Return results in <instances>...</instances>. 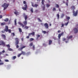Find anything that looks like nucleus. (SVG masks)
<instances>
[{
  "label": "nucleus",
  "mask_w": 78,
  "mask_h": 78,
  "mask_svg": "<svg viewBox=\"0 0 78 78\" xmlns=\"http://www.w3.org/2000/svg\"><path fill=\"white\" fill-rule=\"evenodd\" d=\"M66 5L68 6V2H66Z\"/></svg>",
  "instance_id": "obj_61"
},
{
  "label": "nucleus",
  "mask_w": 78,
  "mask_h": 78,
  "mask_svg": "<svg viewBox=\"0 0 78 78\" xmlns=\"http://www.w3.org/2000/svg\"><path fill=\"white\" fill-rule=\"evenodd\" d=\"M38 39H39V37H37V38H36L37 41H38Z\"/></svg>",
  "instance_id": "obj_53"
},
{
  "label": "nucleus",
  "mask_w": 78,
  "mask_h": 78,
  "mask_svg": "<svg viewBox=\"0 0 78 78\" xmlns=\"http://www.w3.org/2000/svg\"><path fill=\"white\" fill-rule=\"evenodd\" d=\"M66 19L69 20L70 19V17L69 16H67V17H66Z\"/></svg>",
  "instance_id": "obj_25"
},
{
  "label": "nucleus",
  "mask_w": 78,
  "mask_h": 78,
  "mask_svg": "<svg viewBox=\"0 0 78 78\" xmlns=\"http://www.w3.org/2000/svg\"><path fill=\"white\" fill-rule=\"evenodd\" d=\"M31 35H32V36H34L35 34V33L34 32H33L32 33H31Z\"/></svg>",
  "instance_id": "obj_20"
},
{
  "label": "nucleus",
  "mask_w": 78,
  "mask_h": 78,
  "mask_svg": "<svg viewBox=\"0 0 78 78\" xmlns=\"http://www.w3.org/2000/svg\"><path fill=\"white\" fill-rule=\"evenodd\" d=\"M31 35V33L29 34L28 36H30Z\"/></svg>",
  "instance_id": "obj_54"
},
{
  "label": "nucleus",
  "mask_w": 78,
  "mask_h": 78,
  "mask_svg": "<svg viewBox=\"0 0 78 78\" xmlns=\"http://www.w3.org/2000/svg\"><path fill=\"white\" fill-rule=\"evenodd\" d=\"M64 27V23L62 24L61 27L62 28V27Z\"/></svg>",
  "instance_id": "obj_36"
},
{
  "label": "nucleus",
  "mask_w": 78,
  "mask_h": 78,
  "mask_svg": "<svg viewBox=\"0 0 78 78\" xmlns=\"http://www.w3.org/2000/svg\"><path fill=\"white\" fill-rule=\"evenodd\" d=\"M72 36H71L69 37H68V39H71V38H72Z\"/></svg>",
  "instance_id": "obj_38"
},
{
  "label": "nucleus",
  "mask_w": 78,
  "mask_h": 78,
  "mask_svg": "<svg viewBox=\"0 0 78 78\" xmlns=\"http://www.w3.org/2000/svg\"><path fill=\"white\" fill-rule=\"evenodd\" d=\"M8 50H9V51H12V49L10 48H8Z\"/></svg>",
  "instance_id": "obj_29"
},
{
  "label": "nucleus",
  "mask_w": 78,
  "mask_h": 78,
  "mask_svg": "<svg viewBox=\"0 0 78 78\" xmlns=\"http://www.w3.org/2000/svg\"><path fill=\"white\" fill-rule=\"evenodd\" d=\"M57 16L58 17V19H59V14H57Z\"/></svg>",
  "instance_id": "obj_28"
},
{
  "label": "nucleus",
  "mask_w": 78,
  "mask_h": 78,
  "mask_svg": "<svg viewBox=\"0 0 78 78\" xmlns=\"http://www.w3.org/2000/svg\"><path fill=\"white\" fill-rule=\"evenodd\" d=\"M2 52H0V56L1 55H2Z\"/></svg>",
  "instance_id": "obj_59"
},
{
  "label": "nucleus",
  "mask_w": 78,
  "mask_h": 78,
  "mask_svg": "<svg viewBox=\"0 0 78 78\" xmlns=\"http://www.w3.org/2000/svg\"><path fill=\"white\" fill-rule=\"evenodd\" d=\"M33 50H35V47L34 45L33 46Z\"/></svg>",
  "instance_id": "obj_41"
},
{
  "label": "nucleus",
  "mask_w": 78,
  "mask_h": 78,
  "mask_svg": "<svg viewBox=\"0 0 78 78\" xmlns=\"http://www.w3.org/2000/svg\"><path fill=\"white\" fill-rule=\"evenodd\" d=\"M23 15L25 20L23 22L24 25L20 22L19 23V24L20 25H21V26L23 28L25 26H26V25H27V20L28 19V16H27V15H26L25 14H24Z\"/></svg>",
  "instance_id": "obj_1"
},
{
  "label": "nucleus",
  "mask_w": 78,
  "mask_h": 78,
  "mask_svg": "<svg viewBox=\"0 0 78 78\" xmlns=\"http://www.w3.org/2000/svg\"><path fill=\"white\" fill-rule=\"evenodd\" d=\"M61 34H58V37L59 39H60V38H61Z\"/></svg>",
  "instance_id": "obj_23"
},
{
  "label": "nucleus",
  "mask_w": 78,
  "mask_h": 78,
  "mask_svg": "<svg viewBox=\"0 0 78 78\" xmlns=\"http://www.w3.org/2000/svg\"><path fill=\"white\" fill-rule=\"evenodd\" d=\"M52 44V41L51 40H49V45H51Z\"/></svg>",
  "instance_id": "obj_14"
},
{
  "label": "nucleus",
  "mask_w": 78,
  "mask_h": 78,
  "mask_svg": "<svg viewBox=\"0 0 78 78\" xmlns=\"http://www.w3.org/2000/svg\"><path fill=\"white\" fill-rule=\"evenodd\" d=\"M2 33H5V30H3L2 31Z\"/></svg>",
  "instance_id": "obj_49"
},
{
  "label": "nucleus",
  "mask_w": 78,
  "mask_h": 78,
  "mask_svg": "<svg viewBox=\"0 0 78 78\" xmlns=\"http://www.w3.org/2000/svg\"><path fill=\"white\" fill-rule=\"evenodd\" d=\"M4 30L5 32H8V27L6 26Z\"/></svg>",
  "instance_id": "obj_10"
},
{
  "label": "nucleus",
  "mask_w": 78,
  "mask_h": 78,
  "mask_svg": "<svg viewBox=\"0 0 78 78\" xmlns=\"http://www.w3.org/2000/svg\"><path fill=\"white\" fill-rule=\"evenodd\" d=\"M26 47V46H23L22 47L18 49V50L19 51H22L23 49V48H25Z\"/></svg>",
  "instance_id": "obj_9"
},
{
  "label": "nucleus",
  "mask_w": 78,
  "mask_h": 78,
  "mask_svg": "<svg viewBox=\"0 0 78 78\" xmlns=\"http://www.w3.org/2000/svg\"><path fill=\"white\" fill-rule=\"evenodd\" d=\"M8 31L9 33H11V30L10 29H8Z\"/></svg>",
  "instance_id": "obj_33"
},
{
  "label": "nucleus",
  "mask_w": 78,
  "mask_h": 78,
  "mask_svg": "<svg viewBox=\"0 0 78 78\" xmlns=\"http://www.w3.org/2000/svg\"><path fill=\"white\" fill-rule=\"evenodd\" d=\"M34 40V39L33 38H31L30 39V41H33Z\"/></svg>",
  "instance_id": "obj_42"
},
{
  "label": "nucleus",
  "mask_w": 78,
  "mask_h": 78,
  "mask_svg": "<svg viewBox=\"0 0 78 78\" xmlns=\"http://www.w3.org/2000/svg\"><path fill=\"white\" fill-rule=\"evenodd\" d=\"M44 2H45V0H42L41 3L42 4V6L44 5Z\"/></svg>",
  "instance_id": "obj_13"
},
{
  "label": "nucleus",
  "mask_w": 78,
  "mask_h": 78,
  "mask_svg": "<svg viewBox=\"0 0 78 78\" xmlns=\"http://www.w3.org/2000/svg\"><path fill=\"white\" fill-rule=\"evenodd\" d=\"M28 28H29V27L28 26H25L24 27V28L25 29H26L27 30V29H28Z\"/></svg>",
  "instance_id": "obj_27"
},
{
  "label": "nucleus",
  "mask_w": 78,
  "mask_h": 78,
  "mask_svg": "<svg viewBox=\"0 0 78 78\" xmlns=\"http://www.w3.org/2000/svg\"><path fill=\"white\" fill-rule=\"evenodd\" d=\"M22 55V54L20 53L18 55V57H20Z\"/></svg>",
  "instance_id": "obj_39"
},
{
  "label": "nucleus",
  "mask_w": 78,
  "mask_h": 78,
  "mask_svg": "<svg viewBox=\"0 0 78 78\" xmlns=\"http://www.w3.org/2000/svg\"><path fill=\"white\" fill-rule=\"evenodd\" d=\"M15 25H17V23H16V20H15Z\"/></svg>",
  "instance_id": "obj_37"
},
{
  "label": "nucleus",
  "mask_w": 78,
  "mask_h": 78,
  "mask_svg": "<svg viewBox=\"0 0 78 78\" xmlns=\"http://www.w3.org/2000/svg\"><path fill=\"white\" fill-rule=\"evenodd\" d=\"M2 15H0V19H1V18H2Z\"/></svg>",
  "instance_id": "obj_57"
},
{
  "label": "nucleus",
  "mask_w": 78,
  "mask_h": 78,
  "mask_svg": "<svg viewBox=\"0 0 78 78\" xmlns=\"http://www.w3.org/2000/svg\"><path fill=\"white\" fill-rule=\"evenodd\" d=\"M64 14L62 13L61 16V18H63V17H64Z\"/></svg>",
  "instance_id": "obj_26"
},
{
  "label": "nucleus",
  "mask_w": 78,
  "mask_h": 78,
  "mask_svg": "<svg viewBox=\"0 0 78 78\" xmlns=\"http://www.w3.org/2000/svg\"><path fill=\"white\" fill-rule=\"evenodd\" d=\"M21 40L22 41H23V38H21Z\"/></svg>",
  "instance_id": "obj_63"
},
{
  "label": "nucleus",
  "mask_w": 78,
  "mask_h": 78,
  "mask_svg": "<svg viewBox=\"0 0 78 78\" xmlns=\"http://www.w3.org/2000/svg\"><path fill=\"white\" fill-rule=\"evenodd\" d=\"M32 3V6H33V7H35V8H37V6H38V5L36 4H34L33 3L31 2Z\"/></svg>",
  "instance_id": "obj_7"
},
{
  "label": "nucleus",
  "mask_w": 78,
  "mask_h": 78,
  "mask_svg": "<svg viewBox=\"0 0 78 78\" xmlns=\"http://www.w3.org/2000/svg\"><path fill=\"white\" fill-rule=\"evenodd\" d=\"M43 45L44 47H46L47 46V44L45 43H44Z\"/></svg>",
  "instance_id": "obj_35"
},
{
  "label": "nucleus",
  "mask_w": 78,
  "mask_h": 78,
  "mask_svg": "<svg viewBox=\"0 0 78 78\" xmlns=\"http://www.w3.org/2000/svg\"><path fill=\"white\" fill-rule=\"evenodd\" d=\"M16 56H14L12 58V59H16Z\"/></svg>",
  "instance_id": "obj_32"
},
{
  "label": "nucleus",
  "mask_w": 78,
  "mask_h": 78,
  "mask_svg": "<svg viewBox=\"0 0 78 78\" xmlns=\"http://www.w3.org/2000/svg\"><path fill=\"white\" fill-rule=\"evenodd\" d=\"M71 8L72 9H73V10H74V9H75V6L73 5L71 6Z\"/></svg>",
  "instance_id": "obj_18"
},
{
  "label": "nucleus",
  "mask_w": 78,
  "mask_h": 78,
  "mask_svg": "<svg viewBox=\"0 0 78 78\" xmlns=\"http://www.w3.org/2000/svg\"><path fill=\"white\" fill-rule=\"evenodd\" d=\"M2 53H5V50H4L2 51Z\"/></svg>",
  "instance_id": "obj_60"
},
{
  "label": "nucleus",
  "mask_w": 78,
  "mask_h": 78,
  "mask_svg": "<svg viewBox=\"0 0 78 78\" xmlns=\"http://www.w3.org/2000/svg\"><path fill=\"white\" fill-rule=\"evenodd\" d=\"M19 31H20V33H22V29L20 28H19Z\"/></svg>",
  "instance_id": "obj_24"
},
{
  "label": "nucleus",
  "mask_w": 78,
  "mask_h": 78,
  "mask_svg": "<svg viewBox=\"0 0 78 78\" xmlns=\"http://www.w3.org/2000/svg\"><path fill=\"white\" fill-rule=\"evenodd\" d=\"M2 36L4 39H6V36H5V35L4 34H2Z\"/></svg>",
  "instance_id": "obj_15"
},
{
  "label": "nucleus",
  "mask_w": 78,
  "mask_h": 78,
  "mask_svg": "<svg viewBox=\"0 0 78 78\" xmlns=\"http://www.w3.org/2000/svg\"><path fill=\"white\" fill-rule=\"evenodd\" d=\"M15 40L16 41V48H17L19 47V45H18L19 44V40L18 38H15Z\"/></svg>",
  "instance_id": "obj_4"
},
{
  "label": "nucleus",
  "mask_w": 78,
  "mask_h": 78,
  "mask_svg": "<svg viewBox=\"0 0 78 78\" xmlns=\"http://www.w3.org/2000/svg\"><path fill=\"white\" fill-rule=\"evenodd\" d=\"M26 38L27 39H29V38H30V37L28 35V36H27V37H26Z\"/></svg>",
  "instance_id": "obj_51"
},
{
  "label": "nucleus",
  "mask_w": 78,
  "mask_h": 78,
  "mask_svg": "<svg viewBox=\"0 0 78 78\" xmlns=\"http://www.w3.org/2000/svg\"><path fill=\"white\" fill-rule=\"evenodd\" d=\"M1 25L2 26H3V25H6L5 23L4 22L2 23H1Z\"/></svg>",
  "instance_id": "obj_16"
},
{
  "label": "nucleus",
  "mask_w": 78,
  "mask_h": 78,
  "mask_svg": "<svg viewBox=\"0 0 78 78\" xmlns=\"http://www.w3.org/2000/svg\"><path fill=\"white\" fill-rule=\"evenodd\" d=\"M68 23H69V22L68 21L67 23H65V25L66 26H67L68 25Z\"/></svg>",
  "instance_id": "obj_40"
},
{
  "label": "nucleus",
  "mask_w": 78,
  "mask_h": 78,
  "mask_svg": "<svg viewBox=\"0 0 78 78\" xmlns=\"http://www.w3.org/2000/svg\"><path fill=\"white\" fill-rule=\"evenodd\" d=\"M42 33H44V34H45L46 33V31H42Z\"/></svg>",
  "instance_id": "obj_44"
},
{
  "label": "nucleus",
  "mask_w": 78,
  "mask_h": 78,
  "mask_svg": "<svg viewBox=\"0 0 78 78\" xmlns=\"http://www.w3.org/2000/svg\"><path fill=\"white\" fill-rule=\"evenodd\" d=\"M47 7L48 8V7H50V5L49 4H47Z\"/></svg>",
  "instance_id": "obj_46"
},
{
  "label": "nucleus",
  "mask_w": 78,
  "mask_h": 78,
  "mask_svg": "<svg viewBox=\"0 0 78 78\" xmlns=\"http://www.w3.org/2000/svg\"><path fill=\"white\" fill-rule=\"evenodd\" d=\"M44 26L45 27V28H46V29H48V24L47 23H45L44 24Z\"/></svg>",
  "instance_id": "obj_8"
},
{
  "label": "nucleus",
  "mask_w": 78,
  "mask_h": 78,
  "mask_svg": "<svg viewBox=\"0 0 78 78\" xmlns=\"http://www.w3.org/2000/svg\"><path fill=\"white\" fill-rule=\"evenodd\" d=\"M58 33H59L61 32V30H58Z\"/></svg>",
  "instance_id": "obj_56"
},
{
  "label": "nucleus",
  "mask_w": 78,
  "mask_h": 78,
  "mask_svg": "<svg viewBox=\"0 0 78 78\" xmlns=\"http://www.w3.org/2000/svg\"><path fill=\"white\" fill-rule=\"evenodd\" d=\"M63 41H66V38H63Z\"/></svg>",
  "instance_id": "obj_58"
},
{
  "label": "nucleus",
  "mask_w": 78,
  "mask_h": 78,
  "mask_svg": "<svg viewBox=\"0 0 78 78\" xmlns=\"http://www.w3.org/2000/svg\"><path fill=\"white\" fill-rule=\"evenodd\" d=\"M73 30L74 31V33H75V34L77 33V32H78V30L77 29L75 28L73 29Z\"/></svg>",
  "instance_id": "obj_11"
},
{
  "label": "nucleus",
  "mask_w": 78,
  "mask_h": 78,
  "mask_svg": "<svg viewBox=\"0 0 78 78\" xmlns=\"http://www.w3.org/2000/svg\"><path fill=\"white\" fill-rule=\"evenodd\" d=\"M42 8L43 9V11H44L45 10V5L42 6Z\"/></svg>",
  "instance_id": "obj_21"
},
{
  "label": "nucleus",
  "mask_w": 78,
  "mask_h": 78,
  "mask_svg": "<svg viewBox=\"0 0 78 78\" xmlns=\"http://www.w3.org/2000/svg\"><path fill=\"white\" fill-rule=\"evenodd\" d=\"M0 43L1 44V45H3V46H5V42H4V41H0Z\"/></svg>",
  "instance_id": "obj_6"
},
{
  "label": "nucleus",
  "mask_w": 78,
  "mask_h": 78,
  "mask_svg": "<svg viewBox=\"0 0 78 78\" xmlns=\"http://www.w3.org/2000/svg\"><path fill=\"white\" fill-rule=\"evenodd\" d=\"M37 20H38V21H39V22H42V20H41V19H40V18H37Z\"/></svg>",
  "instance_id": "obj_34"
},
{
  "label": "nucleus",
  "mask_w": 78,
  "mask_h": 78,
  "mask_svg": "<svg viewBox=\"0 0 78 78\" xmlns=\"http://www.w3.org/2000/svg\"><path fill=\"white\" fill-rule=\"evenodd\" d=\"M5 62H9V60L8 59L5 60Z\"/></svg>",
  "instance_id": "obj_48"
},
{
  "label": "nucleus",
  "mask_w": 78,
  "mask_h": 78,
  "mask_svg": "<svg viewBox=\"0 0 78 78\" xmlns=\"http://www.w3.org/2000/svg\"><path fill=\"white\" fill-rule=\"evenodd\" d=\"M59 11L60 12L61 11V9L59 8Z\"/></svg>",
  "instance_id": "obj_64"
},
{
  "label": "nucleus",
  "mask_w": 78,
  "mask_h": 78,
  "mask_svg": "<svg viewBox=\"0 0 78 78\" xmlns=\"http://www.w3.org/2000/svg\"><path fill=\"white\" fill-rule=\"evenodd\" d=\"M73 15L74 16H76L77 15H78V10H76L75 12V11L73 10Z\"/></svg>",
  "instance_id": "obj_5"
},
{
  "label": "nucleus",
  "mask_w": 78,
  "mask_h": 78,
  "mask_svg": "<svg viewBox=\"0 0 78 78\" xmlns=\"http://www.w3.org/2000/svg\"><path fill=\"white\" fill-rule=\"evenodd\" d=\"M14 13L16 15H18L19 14V12L17 11L14 12Z\"/></svg>",
  "instance_id": "obj_17"
},
{
  "label": "nucleus",
  "mask_w": 78,
  "mask_h": 78,
  "mask_svg": "<svg viewBox=\"0 0 78 78\" xmlns=\"http://www.w3.org/2000/svg\"><path fill=\"white\" fill-rule=\"evenodd\" d=\"M9 20L8 18H6L4 20V21H5V22H8Z\"/></svg>",
  "instance_id": "obj_19"
},
{
  "label": "nucleus",
  "mask_w": 78,
  "mask_h": 78,
  "mask_svg": "<svg viewBox=\"0 0 78 78\" xmlns=\"http://www.w3.org/2000/svg\"><path fill=\"white\" fill-rule=\"evenodd\" d=\"M61 36H62V34H64V32H62L61 33V34H60Z\"/></svg>",
  "instance_id": "obj_55"
},
{
  "label": "nucleus",
  "mask_w": 78,
  "mask_h": 78,
  "mask_svg": "<svg viewBox=\"0 0 78 78\" xmlns=\"http://www.w3.org/2000/svg\"><path fill=\"white\" fill-rule=\"evenodd\" d=\"M30 10L32 13H33V9L32 8H30Z\"/></svg>",
  "instance_id": "obj_12"
},
{
  "label": "nucleus",
  "mask_w": 78,
  "mask_h": 78,
  "mask_svg": "<svg viewBox=\"0 0 78 78\" xmlns=\"http://www.w3.org/2000/svg\"><path fill=\"white\" fill-rule=\"evenodd\" d=\"M52 10H53V11H56V8H53V9H52Z\"/></svg>",
  "instance_id": "obj_43"
},
{
  "label": "nucleus",
  "mask_w": 78,
  "mask_h": 78,
  "mask_svg": "<svg viewBox=\"0 0 78 78\" xmlns=\"http://www.w3.org/2000/svg\"><path fill=\"white\" fill-rule=\"evenodd\" d=\"M33 43H31L29 44V46H30V47H31V46H33Z\"/></svg>",
  "instance_id": "obj_30"
},
{
  "label": "nucleus",
  "mask_w": 78,
  "mask_h": 78,
  "mask_svg": "<svg viewBox=\"0 0 78 78\" xmlns=\"http://www.w3.org/2000/svg\"><path fill=\"white\" fill-rule=\"evenodd\" d=\"M6 46L8 47V48H10V46L9 44H7L6 45Z\"/></svg>",
  "instance_id": "obj_45"
},
{
  "label": "nucleus",
  "mask_w": 78,
  "mask_h": 78,
  "mask_svg": "<svg viewBox=\"0 0 78 78\" xmlns=\"http://www.w3.org/2000/svg\"><path fill=\"white\" fill-rule=\"evenodd\" d=\"M23 4H24L25 5H24V7H22V9L23 10H24V11H27V9L28 8V7L27 6V5L26 1H24L23 2Z\"/></svg>",
  "instance_id": "obj_2"
},
{
  "label": "nucleus",
  "mask_w": 78,
  "mask_h": 78,
  "mask_svg": "<svg viewBox=\"0 0 78 78\" xmlns=\"http://www.w3.org/2000/svg\"><path fill=\"white\" fill-rule=\"evenodd\" d=\"M4 64V63L3 62L0 63V66L1 65H3Z\"/></svg>",
  "instance_id": "obj_47"
},
{
  "label": "nucleus",
  "mask_w": 78,
  "mask_h": 78,
  "mask_svg": "<svg viewBox=\"0 0 78 78\" xmlns=\"http://www.w3.org/2000/svg\"><path fill=\"white\" fill-rule=\"evenodd\" d=\"M9 6V4H6V3H4V4H3L2 5V7H3L4 8V10H5L6 8L8 7V6Z\"/></svg>",
  "instance_id": "obj_3"
},
{
  "label": "nucleus",
  "mask_w": 78,
  "mask_h": 78,
  "mask_svg": "<svg viewBox=\"0 0 78 78\" xmlns=\"http://www.w3.org/2000/svg\"><path fill=\"white\" fill-rule=\"evenodd\" d=\"M55 5H56V7L57 8H59V5H58V4H56Z\"/></svg>",
  "instance_id": "obj_31"
},
{
  "label": "nucleus",
  "mask_w": 78,
  "mask_h": 78,
  "mask_svg": "<svg viewBox=\"0 0 78 78\" xmlns=\"http://www.w3.org/2000/svg\"><path fill=\"white\" fill-rule=\"evenodd\" d=\"M12 34L13 36H15V34L14 33H12Z\"/></svg>",
  "instance_id": "obj_52"
},
{
  "label": "nucleus",
  "mask_w": 78,
  "mask_h": 78,
  "mask_svg": "<svg viewBox=\"0 0 78 78\" xmlns=\"http://www.w3.org/2000/svg\"><path fill=\"white\" fill-rule=\"evenodd\" d=\"M21 52L22 53L21 54H22V55H25V52L22 51Z\"/></svg>",
  "instance_id": "obj_22"
},
{
  "label": "nucleus",
  "mask_w": 78,
  "mask_h": 78,
  "mask_svg": "<svg viewBox=\"0 0 78 78\" xmlns=\"http://www.w3.org/2000/svg\"><path fill=\"white\" fill-rule=\"evenodd\" d=\"M40 36H41L39 35H38V34L37 35V37H40Z\"/></svg>",
  "instance_id": "obj_50"
},
{
  "label": "nucleus",
  "mask_w": 78,
  "mask_h": 78,
  "mask_svg": "<svg viewBox=\"0 0 78 78\" xmlns=\"http://www.w3.org/2000/svg\"><path fill=\"white\" fill-rule=\"evenodd\" d=\"M53 39H54V40H56V38H53Z\"/></svg>",
  "instance_id": "obj_62"
}]
</instances>
